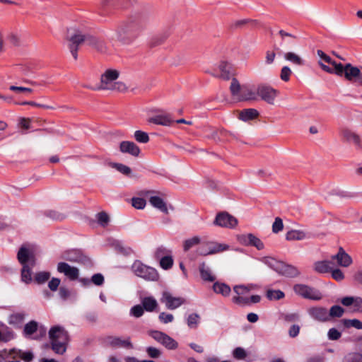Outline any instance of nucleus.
I'll return each instance as SVG.
<instances>
[{"instance_id": "obj_1", "label": "nucleus", "mask_w": 362, "mask_h": 362, "mask_svg": "<svg viewBox=\"0 0 362 362\" xmlns=\"http://www.w3.org/2000/svg\"><path fill=\"white\" fill-rule=\"evenodd\" d=\"M141 33V25L134 21H123L118 24L112 31L110 39L121 45H133Z\"/></svg>"}, {"instance_id": "obj_2", "label": "nucleus", "mask_w": 362, "mask_h": 362, "mask_svg": "<svg viewBox=\"0 0 362 362\" xmlns=\"http://www.w3.org/2000/svg\"><path fill=\"white\" fill-rule=\"evenodd\" d=\"M66 40L69 42V47L75 59H77L78 47L83 42L88 45L96 47L99 41L94 36L85 33L77 28L71 27L67 30Z\"/></svg>"}, {"instance_id": "obj_3", "label": "nucleus", "mask_w": 362, "mask_h": 362, "mask_svg": "<svg viewBox=\"0 0 362 362\" xmlns=\"http://www.w3.org/2000/svg\"><path fill=\"white\" fill-rule=\"evenodd\" d=\"M256 288L254 285H237L233 287L235 296L232 301L239 305H246L259 302L261 298L258 295H250V292Z\"/></svg>"}, {"instance_id": "obj_4", "label": "nucleus", "mask_w": 362, "mask_h": 362, "mask_svg": "<svg viewBox=\"0 0 362 362\" xmlns=\"http://www.w3.org/2000/svg\"><path fill=\"white\" fill-rule=\"evenodd\" d=\"M49 337L52 350L57 354H63L69 341L68 333L64 328L59 325L52 327L49 331Z\"/></svg>"}, {"instance_id": "obj_5", "label": "nucleus", "mask_w": 362, "mask_h": 362, "mask_svg": "<svg viewBox=\"0 0 362 362\" xmlns=\"http://www.w3.org/2000/svg\"><path fill=\"white\" fill-rule=\"evenodd\" d=\"M317 54L320 57L318 64L325 71L329 74L334 73L339 76H344L346 64L343 65L341 63H337L322 50H317Z\"/></svg>"}, {"instance_id": "obj_6", "label": "nucleus", "mask_w": 362, "mask_h": 362, "mask_svg": "<svg viewBox=\"0 0 362 362\" xmlns=\"http://www.w3.org/2000/svg\"><path fill=\"white\" fill-rule=\"evenodd\" d=\"M132 268L135 275L146 281H155L159 279V274L155 269L148 267L139 261L135 262Z\"/></svg>"}, {"instance_id": "obj_7", "label": "nucleus", "mask_w": 362, "mask_h": 362, "mask_svg": "<svg viewBox=\"0 0 362 362\" xmlns=\"http://www.w3.org/2000/svg\"><path fill=\"white\" fill-rule=\"evenodd\" d=\"M120 75V71L115 69H106L101 75L100 83L98 86L100 90H110L112 88L114 83Z\"/></svg>"}, {"instance_id": "obj_8", "label": "nucleus", "mask_w": 362, "mask_h": 362, "mask_svg": "<svg viewBox=\"0 0 362 362\" xmlns=\"http://www.w3.org/2000/svg\"><path fill=\"white\" fill-rule=\"evenodd\" d=\"M208 72L214 77L227 81L232 76V66L227 62L222 61Z\"/></svg>"}, {"instance_id": "obj_9", "label": "nucleus", "mask_w": 362, "mask_h": 362, "mask_svg": "<svg viewBox=\"0 0 362 362\" xmlns=\"http://www.w3.org/2000/svg\"><path fill=\"white\" fill-rule=\"evenodd\" d=\"M295 293L305 298L318 300L322 298L321 293L307 285L298 284L293 286Z\"/></svg>"}, {"instance_id": "obj_10", "label": "nucleus", "mask_w": 362, "mask_h": 362, "mask_svg": "<svg viewBox=\"0 0 362 362\" xmlns=\"http://www.w3.org/2000/svg\"><path fill=\"white\" fill-rule=\"evenodd\" d=\"M257 94L264 101L270 105H274L275 99L279 95V90L270 86L260 84L257 88Z\"/></svg>"}, {"instance_id": "obj_11", "label": "nucleus", "mask_w": 362, "mask_h": 362, "mask_svg": "<svg viewBox=\"0 0 362 362\" xmlns=\"http://www.w3.org/2000/svg\"><path fill=\"white\" fill-rule=\"evenodd\" d=\"M340 136L343 141L354 145L356 149L362 148V139L356 132L344 128L340 131Z\"/></svg>"}, {"instance_id": "obj_12", "label": "nucleus", "mask_w": 362, "mask_h": 362, "mask_svg": "<svg viewBox=\"0 0 362 362\" xmlns=\"http://www.w3.org/2000/svg\"><path fill=\"white\" fill-rule=\"evenodd\" d=\"M140 194L144 197H148L149 202L154 208L165 214H168V209L166 203L162 197L155 194L154 192L144 190L141 191Z\"/></svg>"}, {"instance_id": "obj_13", "label": "nucleus", "mask_w": 362, "mask_h": 362, "mask_svg": "<svg viewBox=\"0 0 362 362\" xmlns=\"http://www.w3.org/2000/svg\"><path fill=\"white\" fill-rule=\"evenodd\" d=\"M149 335L156 341L160 343L168 349H175L177 347V341L168 334L160 331H150Z\"/></svg>"}, {"instance_id": "obj_14", "label": "nucleus", "mask_w": 362, "mask_h": 362, "mask_svg": "<svg viewBox=\"0 0 362 362\" xmlns=\"http://www.w3.org/2000/svg\"><path fill=\"white\" fill-rule=\"evenodd\" d=\"M106 344L113 348L132 349L133 344L130 337L109 336L105 339Z\"/></svg>"}, {"instance_id": "obj_15", "label": "nucleus", "mask_w": 362, "mask_h": 362, "mask_svg": "<svg viewBox=\"0 0 362 362\" xmlns=\"http://www.w3.org/2000/svg\"><path fill=\"white\" fill-rule=\"evenodd\" d=\"M214 224L220 227L234 228L238 224L237 219L226 212L217 214Z\"/></svg>"}, {"instance_id": "obj_16", "label": "nucleus", "mask_w": 362, "mask_h": 362, "mask_svg": "<svg viewBox=\"0 0 362 362\" xmlns=\"http://www.w3.org/2000/svg\"><path fill=\"white\" fill-rule=\"evenodd\" d=\"M160 301L170 310L176 309L185 303L184 298L175 297L168 291H164L162 293Z\"/></svg>"}, {"instance_id": "obj_17", "label": "nucleus", "mask_w": 362, "mask_h": 362, "mask_svg": "<svg viewBox=\"0 0 362 362\" xmlns=\"http://www.w3.org/2000/svg\"><path fill=\"white\" fill-rule=\"evenodd\" d=\"M344 77L348 81L358 83L359 86H362V73L357 66H354L349 63L346 64Z\"/></svg>"}, {"instance_id": "obj_18", "label": "nucleus", "mask_w": 362, "mask_h": 362, "mask_svg": "<svg viewBox=\"0 0 362 362\" xmlns=\"http://www.w3.org/2000/svg\"><path fill=\"white\" fill-rule=\"evenodd\" d=\"M238 240L240 244L245 246H253L259 250L264 249V243L262 241L251 233L239 235Z\"/></svg>"}, {"instance_id": "obj_19", "label": "nucleus", "mask_w": 362, "mask_h": 362, "mask_svg": "<svg viewBox=\"0 0 362 362\" xmlns=\"http://www.w3.org/2000/svg\"><path fill=\"white\" fill-rule=\"evenodd\" d=\"M17 257L23 266L28 265L27 262L28 261L30 262L31 265L35 264V259L34 251L30 247L22 246L18 252Z\"/></svg>"}, {"instance_id": "obj_20", "label": "nucleus", "mask_w": 362, "mask_h": 362, "mask_svg": "<svg viewBox=\"0 0 362 362\" xmlns=\"http://www.w3.org/2000/svg\"><path fill=\"white\" fill-rule=\"evenodd\" d=\"M57 271L64 274L71 280H76L79 275L78 269L75 267H71L67 263L59 262L57 265Z\"/></svg>"}, {"instance_id": "obj_21", "label": "nucleus", "mask_w": 362, "mask_h": 362, "mask_svg": "<svg viewBox=\"0 0 362 362\" xmlns=\"http://www.w3.org/2000/svg\"><path fill=\"white\" fill-rule=\"evenodd\" d=\"M332 259L337 260V264L342 267H349L353 263L351 257L342 247L339 248L337 253Z\"/></svg>"}, {"instance_id": "obj_22", "label": "nucleus", "mask_w": 362, "mask_h": 362, "mask_svg": "<svg viewBox=\"0 0 362 362\" xmlns=\"http://www.w3.org/2000/svg\"><path fill=\"white\" fill-rule=\"evenodd\" d=\"M341 303L345 306H351L352 311L362 313V298L360 297H344Z\"/></svg>"}, {"instance_id": "obj_23", "label": "nucleus", "mask_w": 362, "mask_h": 362, "mask_svg": "<svg viewBox=\"0 0 362 362\" xmlns=\"http://www.w3.org/2000/svg\"><path fill=\"white\" fill-rule=\"evenodd\" d=\"M311 317L318 321H327L329 320V314L327 310L322 307H313L308 310Z\"/></svg>"}, {"instance_id": "obj_24", "label": "nucleus", "mask_w": 362, "mask_h": 362, "mask_svg": "<svg viewBox=\"0 0 362 362\" xmlns=\"http://www.w3.org/2000/svg\"><path fill=\"white\" fill-rule=\"evenodd\" d=\"M119 150L122 153H129L134 156H138L140 153L139 147L132 141H124L119 144Z\"/></svg>"}, {"instance_id": "obj_25", "label": "nucleus", "mask_w": 362, "mask_h": 362, "mask_svg": "<svg viewBox=\"0 0 362 362\" xmlns=\"http://www.w3.org/2000/svg\"><path fill=\"white\" fill-rule=\"evenodd\" d=\"M206 246L209 247V253L211 255L223 252L229 250L230 246L226 243L218 242H207Z\"/></svg>"}, {"instance_id": "obj_26", "label": "nucleus", "mask_w": 362, "mask_h": 362, "mask_svg": "<svg viewBox=\"0 0 362 362\" xmlns=\"http://www.w3.org/2000/svg\"><path fill=\"white\" fill-rule=\"evenodd\" d=\"M332 263L327 260L317 261L313 264V270L318 274H325L329 272L332 269Z\"/></svg>"}, {"instance_id": "obj_27", "label": "nucleus", "mask_w": 362, "mask_h": 362, "mask_svg": "<svg viewBox=\"0 0 362 362\" xmlns=\"http://www.w3.org/2000/svg\"><path fill=\"white\" fill-rule=\"evenodd\" d=\"M148 122L163 126H170L173 120L168 115H158L149 118Z\"/></svg>"}, {"instance_id": "obj_28", "label": "nucleus", "mask_w": 362, "mask_h": 362, "mask_svg": "<svg viewBox=\"0 0 362 362\" xmlns=\"http://www.w3.org/2000/svg\"><path fill=\"white\" fill-rule=\"evenodd\" d=\"M199 272L202 279L204 281L212 282L216 279L215 276L212 274L210 268L203 262L199 265Z\"/></svg>"}, {"instance_id": "obj_29", "label": "nucleus", "mask_w": 362, "mask_h": 362, "mask_svg": "<svg viewBox=\"0 0 362 362\" xmlns=\"http://www.w3.org/2000/svg\"><path fill=\"white\" fill-rule=\"evenodd\" d=\"M260 261L276 272H279L280 267H282V262L278 261L272 257H262L260 258Z\"/></svg>"}, {"instance_id": "obj_30", "label": "nucleus", "mask_w": 362, "mask_h": 362, "mask_svg": "<svg viewBox=\"0 0 362 362\" xmlns=\"http://www.w3.org/2000/svg\"><path fill=\"white\" fill-rule=\"evenodd\" d=\"M213 290L217 294H221L224 297L229 296L230 293V288L224 283L216 282L213 285Z\"/></svg>"}, {"instance_id": "obj_31", "label": "nucleus", "mask_w": 362, "mask_h": 362, "mask_svg": "<svg viewBox=\"0 0 362 362\" xmlns=\"http://www.w3.org/2000/svg\"><path fill=\"white\" fill-rule=\"evenodd\" d=\"M284 58L285 60L297 66H302L304 64V60L303 58L293 52H287L284 53Z\"/></svg>"}, {"instance_id": "obj_32", "label": "nucleus", "mask_w": 362, "mask_h": 362, "mask_svg": "<svg viewBox=\"0 0 362 362\" xmlns=\"http://www.w3.org/2000/svg\"><path fill=\"white\" fill-rule=\"evenodd\" d=\"M141 304L145 310L148 312H153L158 307L157 300L151 296L143 298L141 300Z\"/></svg>"}, {"instance_id": "obj_33", "label": "nucleus", "mask_w": 362, "mask_h": 362, "mask_svg": "<svg viewBox=\"0 0 362 362\" xmlns=\"http://www.w3.org/2000/svg\"><path fill=\"white\" fill-rule=\"evenodd\" d=\"M278 273L290 277L297 276L299 274V272L296 267L291 265H286L283 262L282 267H280Z\"/></svg>"}, {"instance_id": "obj_34", "label": "nucleus", "mask_w": 362, "mask_h": 362, "mask_svg": "<svg viewBox=\"0 0 362 362\" xmlns=\"http://www.w3.org/2000/svg\"><path fill=\"white\" fill-rule=\"evenodd\" d=\"M258 116V112L255 109H245L240 112L238 118L244 122H247L256 118Z\"/></svg>"}, {"instance_id": "obj_35", "label": "nucleus", "mask_w": 362, "mask_h": 362, "mask_svg": "<svg viewBox=\"0 0 362 362\" xmlns=\"http://www.w3.org/2000/svg\"><path fill=\"white\" fill-rule=\"evenodd\" d=\"M201 317L197 313L189 314L187 319V325L189 329H197L200 323Z\"/></svg>"}, {"instance_id": "obj_36", "label": "nucleus", "mask_w": 362, "mask_h": 362, "mask_svg": "<svg viewBox=\"0 0 362 362\" xmlns=\"http://www.w3.org/2000/svg\"><path fill=\"white\" fill-rule=\"evenodd\" d=\"M244 87H242L238 82V81L233 78H232L230 86V90L232 93V95L235 97H236L238 100L240 98V95H241L242 91L243 90Z\"/></svg>"}, {"instance_id": "obj_37", "label": "nucleus", "mask_w": 362, "mask_h": 362, "mask_svg": "<svg viewBox=\"0 0 362 362\" xmlns=\"http://www.w3.org/2000/svg\"><path fill=\"white\" fill-rule=\"evenodd\" d=\"M307 234L303 230H291L286 234V239L288 240H301L306 238Z\"/></svg>"}, {"instance_id": "obj_38", "label": "nucleus", "mask_w": 362, "mask_h": 362, "mask_svg": "<svg viewBox=\"0 0 362 362\" xmlns=\"http://www.w3.org/2000/svg\"><path fill=\"white\" fill-rule=\"evenodd\" d=\"M201 242V238L199 236H193L188 239H186L183 242V250L187 252L192 247L199 245Z\"/></svg>"}, {"instance_id": "obj_39", "label": "nucleus", "mask_w": 362, "mask_h": 362, "mask_svg": "<svg viewBox=\"0 0 362 362\" xmlns=\"http://www.w3.org/2000/svg\"><path fill=\"white\" fill-rule=\"evenodd\" d=\"M258 95L257 91L254 92L251 89L246 87L243 88L241 95H240V100H255Z\"/></svg>"}, {"instance_id": "obj_40", "label": "nucleus", "mask_w": 362, "mask_h": 362, "mask_svg": "<svg viewBox=\"0 0 362 362\" xmlns=\"http://www.w3.org/2000/svg\"><path fill=\"white\" fill-rule=\"evenodd\" d=\"M37 322L32 320L25 325L23 329V334L25 337H30L37 331Z\"/></svg>"}, {"instance_id": "obj_41", "label": "nucleus", "mask_w": 362, "mask_h": 362, "mask_svg": "<svg viewBox=\"0 0 362 362\" xmlns=\"http://www.w3.org/2000/svg\"><path fill=\"white\" fill-rule=\"evenodd\" d=\"M109 166L116 169L117 171L125 175H129L132 173V170L129 167L122 163H110Z\"/></svg>"}, {"instance_id": "obj_42", "label": "nucleus", "mask_w": 362, "mask_h": 362, "mask_svg": "<svg viewBox=\"0 0 362 362\" xmlns=\"http://www.w3.org/2000/svg\"><path fill=\"white\" fill-rule=\"evenodd\" d=\"M134 138L137 142L142 144L148 143L150 139L148 134L141 130H137L134 132Z\"/></svg>"}, {"instance_id": "obj_43", "label": "nucleus", "mask_w": 362, "mask_h": 362, "mask_svg": "<svg viewBox=\"0 0 362 362\" xmlns=\"http://www.w3.org/2000/svg\"><path fill=\"white\" fill-rule=\"evenodd\" d=\"M21 280L25 284H30L33 280L31 271L28 265L23 266L21 271Z\"/></svg>"}, {"instance_id": "obj_44", "label": "nucleus", "mask_w": 362, "mask_h": 362, "mask_svg": "<svg viewBox=\"0 0 362 362\" xmlns=\"http://www.w3.org/2000/svg\"><path fill=\"white\" fill-rule=\"evenodd\" d=\"M284 293L280 290H268L267 297L270 300H277L284 298Z\"/></svg>"}, {"instance_id": "obj_45", "label": "nucleus", "mask_w": 362, "mask_h": 362, "mask_svg": "<svg viewBox=\"0 0 362 362\" xmlns=\"http://www.w3.org/2000/svg\"><path fill=\"white\" fill-rule=\"evenodd\" d=\"M173 265V259L170 255H165L160 258V266L163 269H169Z\"/></svg>"}, {"instance_id": "obj_46", "label": "nucleus", "mask_w": 362, "mask_h": 362, "mask_svg": "<svg viewBox=\"0 0 362 362\" xmlns=\"http://www.w3.org/2000/svg\"><path fill=\"white\" fill-rule=\"evenodd\" d=\"M50 277V273L47 272H40L35 275V281L37 284H43L46 282Z\"/></svg>"}, {"instance_id": "obj_47", "label": "nucleus", "mask_w": 362, "mask_h": 362, "mask_svg": "<svg viewBox=\"0 0 362 362\" xmlns=\"http://www.w3.org/2000/svg\"><path fill=\"white\" fill-rule=\"evenodd\" d=\"M344 325L346 327H354L357 329H362V322L357 319L344 320Z\"/></svg>"}, {"instance_id": "obj_48", "label": "nucleus", "mask_w": 362, "mask_h": 362, "mask_svg": "<svg viewBox=\"0 0 362 362\" xmlns=\"http://www.w3.org/2000/svg\"><path fill=\"white\" fill-rule=\"evenodd\" d=\"M292 74V71L288 66H284L281 68L280 72V78L285 82H288L290 80V77Z\"/></svg>"}, {"instance_id": "obj_49", "label": "nucleus", "mask_w": 362, "mask_h": 362, "mask_svg": "<svg viewBox=\"0 0 362 362\" xmlns=\"http://www.w3.org/2000/svg\"><path fill=\"white\" fill-rule=\"evenodd\" d=\"M344 313V310L339 305H334L330 308L329 314V317H339Z\"/></svg>"}, {"instance_id": "obj_50", "label": "nucleus", "mask_w": 362, "mask_h": 362, "mask_svg": "<svg viewBox=\"0 0 362 362\" xmlns=\"http://www.w3.org/2000/svg\"><path fill=\"white\" fill-rule=\"evenodd\" d=\"M132 206L137 209H143L146 206V200L143 198L134 197L132 199Z\"/></svg>"}, {"instance_id": "obj_51", "label": "nucleus", "mask_w": 362, "mask_h": 362, "mask_svg": "<svg viewBox=\"0 0 362 362\" xmlns=\"http://www.w3.org/2000/svg\"><path fill=\"white\" fill-rule=\"evenodd\" d=\"M344 362H362V355L356 353L349 354L345 356Z\"/></svg>"}, {"instance_id": "obj_52", "label": "nucleus", "mask_w": 362, "mask_h": 362, "mask_svg": "<svg viewBox=\"0 0 362 362\" xmlns=\"http://www.w3.org/2000/svg\"><path fill=\"white\" fill-rule=\"evenodd\" d=\"M128 86L127 85L122 82V81H117L114 83V85L112 86V88H111L110 90H116L121 93H124L127 91Z\"/></svg>"}, {"instance_id": "obj_53", "label": "nucleus", "mask_w": 362, "mask_h": 362, "mask_svg": "<svg viewBox=\"0 0 362 362\" xmlns=\"http://www.w3.org/2000/svg\"><path fill=\"white\" fill-rule=\"evenodd\" d=\"M144 310L143 305H136L132 308L130 314L135 317H139L143 315Z\"/></svg>"}, {"instance_id": "obj_54", "label": "nucleus", "mask_w": 362, "mask_h": 362, "mask_svg": "<svg viewBox=\"0 0 362 362\" xmlns=\"http://www.w3.org/2000/svg\"><path fill=\"white\" fill-rule=\"evenodd\" d=\"M25 315L23 313H14L9 317L10 324H18L23 322L24 320Z\"/></svg>"}, {"instance_id": "obj_55", "label": "nucleus", "mask_w": 362, "mask_h": 362, "mask_svg": "<svg viewBox=\"0 0 362 362\" xmlns=\"http://www.w3.org/2000/svg\"><path fill=\"white\" fill-rule=\"evenodd\" d=\"M331 272V275H332V277L337 281H342L344 279V274L343 273V272L339 269H332L330 271Z\"/></svg>"}, {"instance_id": "obj_56", "label": "nucleus", "mask_w": 362, "mask_h": 362, "mask_svg": "<svg viewBox=\"0 0 362 362\" xmlns=\"http://www.w3.org/2000/svg\"><path fill=\"white\" fill-rule=\"evenodd\" d=\"M9 89L17 93H23L25 95H29L33 93V90L31 88L22 86H11Z\"/></svg>"}, {"instance_id": "obj_57", "label": "nucleus", "mask_w": 362, "mask_h": 362, "mask_svg": "<svg viewBox=\"0 0 362 362\" xmlns=\"http://www.w3.org/2000/svg\"><path fill=\"white\" fill-rule=\"evenodd\" d=\"M276 58V53L274 50H267L265 53V64L271 65L274 63Z\"/></svg>"}, {"instance_id": "obj_58", "label": "nucleus", "mask_w": 362, "mask_h": 362, "mask_svg": "<svg viewBox=\"0 0 362 362\" xmlns=\"http://www.w3.org/2000/svg\"><path fill=\"white\" fill-rule=\"evenodd\" d=\"M158 318L163 323L167 324L173 321L174 316L172 314L163 312L160 313Z\"/></svg>"}, {"instance_id": "obj_59", "label": "nucleus", "mask_w": 362, "mask_h": 362, "mask_svg": "<svg viewBox=\"0 0 362 362\" xmlns=\"http://www.w3.org/2000/svg\"><path fill=\"white\" fill-rule=\"evenodd\" d=\"M284 227L283 221L281 218L277 217L272 225V231L275 233L282 230Z\"/></svg>"}, {"instance_id": "obj_60", "label": "nucleus", "mask_w": 362, "mask_h": 362, "mask_svg": "<svg viewBox=\"0 0 362 362\" xmlns=\"http://www.w3.org/2000/svg\"><path fill=\"white\" fill-rule=\"evenodd\" d=\"M233 357L237 359H244L247 354L245 351L240 347L236 348L233 352Z\"/></svg>"}, {"instance_id": "obj_61", "label": "nucleus", "mask_w": 362, "mask_h": 362, "mask_svg": "<svg viewBox=\"0 0 362 362\" xmlns=\"http://www.w3.org/2000/svg\"><path fill=\"white\" fill-rule=\"evenodd\" d=\"M18 356L22 360H23L26 362H29V361H32V359L33 358V355L32 352H30V351H20L18 353Z\"/></svg>"}, {"instance_id": "obj_62", "label": "nucleus", "mask_w": 362, "mask_h": 362, "mask_svg": "<svg viewBox=\"0 0 362 362\" xmlns=\"http://www.w3.org/2000/svg\"><path fill=\"white\" fill-rule=\"evenodd\" d=\"M60 279L58 278H52L48 284V286L51 291H57L58 288L59 284H60Z\"/></svg>"}, {"instance_id": "obj_63", "label": "nucleus", "mask_w": 362, "mask_h": 362, "mask_svg": "<svg viewBox=\"0 0 362 362\" xmlns=\"http://www.w3.org/2000/svg\"><path fill=\"white\" fill-rule=\"evenodd\" d=\"M91 281L94 284L100 286L104 282V277L101 274H95L92 276Z\"/></svg>"}, {"instance_id": "obj_64", "label": "nucleus", "mask_w": 362, "mask_h": 362, "mask_svg": "<svg viewBox=\"0 0 362 362\" xmlns=\"http://www.w3.org/2000/svg\"><path fill=\"white\" fill-rule=\"evenodd\" d=\"M341 337V333L335 328H332L328 332V337L331 340H337Z\"/></svg>"}]
</instances>
